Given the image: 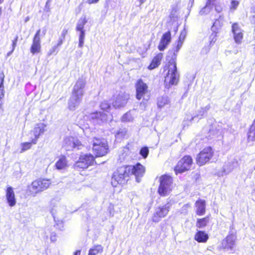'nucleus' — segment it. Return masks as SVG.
I'll return each mask as SVG.
<instances>
[{
	"label": "nucleus",
	"mask_w": 255,
	"mask_h": 255,
	"mask_svg": "<svg viewBox=\"0 0 255 255\" xmlns=\"http://www.w3.org/2000/svg\"><path fill=\"white\" fill-rule=\"evenodd\" d=\"M175 50L172 49L169 51L166 57L168 61V66L165 67L164 71L167 70L165 76V86L167 89H169L171 86L174 84L175 81Z\"/></svg>",
	"instance_id": "nucleus-1"
},
{
	"label": "nucleus",
	"mask_w": 255,
	"mask_h": 255,
	"mask_svg": "<svg viewBox=\"0 0 255 255\" xmlns=\"http://www.w3.org/2000/svg\"><path fill=\"white\" fill-rule=\"evenodd\" d=\"M127 170L126 166H123L113 173L111 180L113 187H117L119 184H125L129 180V174Z\"/></svg>",
	"instance_id": "nucleus-2"
},
{
	"label": "nucleus",
	"mask_w": 255,
	"mask_h": 255,
	"mask_svg": "<svg viewBox=\"0 0 255 255\" xmlns=\"http://www.w3.org/2000/svg\"><path fill=\"white\" fill-rule=\"evenodd\" d=\"M91 142L93 145V150L96 156H103L108 152V145L105 138L95 137Z\"/></svg>",
	"instance_id": "nucleus-3"
},
{
	"label": "nucleus",
	"mask_w": 255,
	"mask_h": 255,
	"mask_svg": "<svg viewBox=\"0 0 255 255\" xmlns=\"http://www.w3.org/2000/svg\"><path fill=\"white\" fill-rule=\"evenodd\" d=\"M214 156V151L210 146H208L202 150L197 154L195 160L196 164L199 166H203L210 162Z\"/></svg>",
	"instance_id": "nucleus-4"
},
{
	"label": "nucleus",
	"mask_w": 255,
	"mask_h": 255,
	"mask_svg": "<svg viewBox=\"0 0 255 255\" xmlns=\"http://www.w3.org/2000/svg\"><path fill=\"white\" fill-rule=\"evenodd\" d=\"M160 184L158 189V193L161 196L168 195L172 190V178L168 175H162L159 178Z\"/></svg>",
	"instance_id": "nucleus-5"
},
{
	"label": "nucleus",
	"mask_w": 255,
	"mask_h": 255,
	"mask_svg": "<svg viewBox=\"0 0 255 255\" xmlns=\"http://www.w3.org/2000/svg\"><path fill=\"white\" fill-rule=\"evenodd\" d=\"M50 184L49 180L39 179L33 181L30 185L28 186V190L31 195L35 196L37 194L47 189Z\"/></svg>",
	"instance_id": "nucleus-6"
},
{
	"label": "nucleus",
	"mask_w": 255,
	"mask_h": 255,
	"mask_svg": "<svg viewBox=\"0 0 255 255\" xmlns=\"http://www.w3.org/2000/svg\"><path fill=\"white\" fill-rule=\"evenodd\" d=\"M95 162L94 157L91 154L81 155L79 160L74 164L75 169H86L93 165Z\"/></svg>",
	"instance_id": "nucleus-7"
},
{
	"label": "nucleus",
	"mask_w": 255,
	"mask_h": 255,
	"mask_svg": "<svg viewBox=\"0 0 255 255\" xmlns=\"http://www.w3.org/2000/svg\"><path fill=\"white\" fill-rule=\"evenodd\" d=\"M193 160L191 155H186L183 156L176 164V174L183 173L191 169Z\"/></svg>",
	"instance_id": "nucleus-8"
},
{
	"label": "nucleus",
	"mask_w": 255,
	"mask_h": 255,
	"mask_svg": "<svg viewBox=\"0 0 255 255\" xmlns=\"http://www.w3.org/2000/svg\"><path fill=\"white\" fill-rule=\"evenodd\" d=\"M128 172L130 175H134L137 182L140 181L141 178L143 176L145 169L144 166L140 163H137L134 165H126Z\"/></svg>",
	"instance_id": "nucleus-9"
},
{
	"label": "nucleus",
	"mask_w": 255,
	"mask_h": 255,
	"mask_svg": "<svg viewBox=\"0 0 255 255\" xmlns=\"http://www.w3.org/2000/svg\"><path fill=\"white\" fill-rule=\"evenodd\" d=\"M85 16H83L80 17L77 24L76 27V30L79 31V47L82 48L84 45V39L85 37V30H84V26L87 22Z\"/></svg>",
	"instance_id": "nucleus-10"
},
{
	"label": "nucleus",
	"mask_w": 255,
	"mask_h": 255,
	"mask_svg": "<svg viewBox=\"0 0 255 255\" xmlns=\"http://www.w3.org/2000/svg\"><path fill=\"white\" fill-rule=\"evenodd\" d=\"M86 85V78L83 77L79 78L76 82L73 87L72 94L83 97L84 94Z\"/></svg>",
	"instance_id": "nucleus-11"
},
{
	"label": "nucleus",
	"mask_w": 255,
	"mask_h": 255,
	"mask_svg": "<svg viewBox=\"0 0 255 255\" xmlns=\"http://www.w3.org/2000/svg\"><path fill=\"white\" fill-rule=\"evenodd\" d=\"M136 98L140 100L142 98L145 99L144 96L148 92V86L147 84L140 79H138L135 84Z\"/></svg>",
	"instance_id": "nucleus-12"
},
{
	"label": "nucleus",
	"mask_w": 255,
	"mask_h": 255,
	"mask_svg": "<svg viewBox=\"0 0 255 255\" xmlns=\"http://www.w3.org/2000/svg\"><path fill=\"white\" fill-rule=\"evenodd\" d=\"M170 206V204L168 203L163 206H161L157 208L155 212L152 216V221L157 223L160 221L162 218H163L167 214Z\"/></svg>",
	"instance_id": "nucleus-13"
},
{
	"label": "nucleus",
	"mask_w": 255,
	"mask_h": 255,
	"mask_svg": "<svg viewBox=\"0 0 255 255\" xmlns=\"http://www.w3.org/2000/svg\"><path fill=\"white\" fill-rule=\"evenodd\" d=\"M64 145L66 148V150H70L74 148L77 149H81L82 145L77 138L72 136L66 137L64 140Z\"/></svg>",
	"instance_id": "nucleus-14"
},
{
	"label": "nucleus",
	"mask_w": 255,
	"mask_h": 255,
	"mask_svg": "<svg viewBox=\"0 0 255 255\" xmlns=\"http://www.w3.org/2000/svg\"><path fill=\"white\" fill-rule=\"evenodd\" d=\"M129 99V95L128 94L125 92H121L116 98L113 105L115 108L123 107L126 105Z\"/></svg>",
	"instance_id": "nucleus-15"
},
{
	"label": "nucleus",
	"mask_w": 255,
	"mask_h": 255,
	"mask_svg": "<svg viewBox=\"0 0 255 255\" xmlns=\"http://www.w3.org/2000/svg\"><path fill=\"white\" fill-rule=\"evenodd\" d=\"M45 128L46 125L43 123H39L35 125L33 130L31 131L34 136V138L32 139V143L33 144L37 143L39 136L46 131Z\"/></svg>",
	"instance_id": "nucleus-16"
},
{
	"label": "nucleus",
	"mask_w": 255,
	"mask_h": 255,
	"mask_svg": "<svg viewBox=\"0 0 255 255\" xmlns=\"http://www.w3.org/2000/svg\"><path fill=\"white\" fill-rule=\"evenodd\" d=\"M89 118L94 124H101L106 122L107 120V115L101 112H96L91 113Z\"/></svg>",
	"instance_id": "nucleus-17"
},
{
	"label": "nucleus",
	"mask_w": 255,
	"mask_h": 255,
	"mask_svg": "<svg viewBox=\"0 0 255 255\" xmlns=\"http://www.w3.org/2000/svg\"><path fill=\"white\" fill-rule=\"evenodd\" d=\"M232 31L234 34V39L237 43H241L243 39V33L241 29L237 22L234 23L232 25Z\"/></svg>",
	"instance_id": "nucleus-18"
},
{
	"label": "nucleus",
	"mask_w": 255,
	"mask_h": 255,
	"mask_svg": "<svg viewBox=\"0 0 255 255\" xmlns=\"http://www.w3.org/2000/svg\"><path fill=\"white\" fill-rule=\"evenodd\" d=\"M5 192V197L8 205L11 207L14 206L16 203V200L13 188L11 186H7Z\"/></svg>",
	"instance_id": "nucleus-19"
},
{
	"label": "nucleus",
	"mask_w": 255,
	"mask_h": 255,
	"mask_svg": "<svg viewBox=\"0 0 255 255\" xmlns=\"http://www.w3.org/2000/svg\"><path fill=\"white\" fill-rule=\"evenodd\" d=\"M206 201L204 199H199L195 202V213L197 216H202L205 214L206 211Z\"/></svg>",
	"instance_id": "nucleus-20"
},
{
	"label": "nucleus",
	"mask_w": 255,
	"mask_h": 255,
	"mask_svg": "<svg viewBox=\"0 0 255 255\" xmlns=\"http://www.w3.org/2000/svg\"><path fill=\"white\" fill-rule=\"evenodd\" d=\"M82 99V97L72 94L68 101V108L72 111L76 110L79 107Z\"/></svg>",
	"instance_id": "nucleus-21"
},
{
	"label": "nucleus",
	"mask_w": 255,
	"mask_h": 255,
	"mask_svg": "<svg viewBox=\"0 0 255 255\" xmlns=\"http://www.w3.org/2000/svg\"><path fill=\"white\" fill-rule=\"evenodd\" d=\"M171 41V33L167 31L164 33L161 38L158 48L160 51H163Z\"/></svg>",
	"instance_id": "nucleus-22"
},
{
	"label": "nucleus",
	"mask_w": 255,
	"mask_h": 255,
	"mask_svg": "<svg viewBox=\"0 0 255 255\" xmlns=\"http://www.w3.org/2000/svg\"><path fill=\"white\" fill-rule=\"evenodd\" d=\"M211 219V215H208L207 216L197 219L196 223V226L197 228H203L207 226L210 222Z\"/></svg>",
	"instance_id": "nucleus-23"
},
{
	"label": "nucleus",
	"mask_w": 255,
	"mask_h": 255,
	"mask_svg": "<svg viewBox=\"0 0 255 255\" xmlns=\"http://www.w3.org/2000/svg\"><path fill=\"white\" fill-rule=\"evenodd\" d=\"M194 240L198 243H206L208 239V235L203 231H198L195 234Z\"/></svg>",
	"instance_id": "nucleus-24"
},
{
	"label": "nucleus",
	"mask_w": 255,
	"mask_h": 255,
	"mask_svg": "<svg viewBox=\"0 0 255 255\" xmlns=\"http://www.w3.org/2000/svg\"><path fill=\"white\" fill-rule=\"evenodd\" d=\"M162 57L163 55L162 53H158L153 58L148 68L150 70H152L157 67L160 64Z\"/></svg>",
	"instance_id": "nucleus-25"
},
{
	"label": "nucleus",
	"mask_w": 255,
	"mask_h": 255,
	"mask_svg": "<svg viewBox=\"0 0 255 255\" xmlns=\"http://www.w3.org/2000/svg\"><path fill=\"white\" fill-rule=\"evenodd\" d=\"M55 166L58 170L65 169L67 166V161L65 156H61L56 162Z\"/></svg>",
	"instance_id": "nucleus-26"
},
{
	"label": "nucleus",
	"mask_w": 255,
	"mask_h": 255,
	"mask_svg": "<svg viewBox=\"0 0 255 255\" xmlns=\"http://www.w3.org/2000/svg\"><path fill=\"white\" fill-rule=\"evenodd\" d=\"M103 251V247L101 245H95L89 250L88 255H98V254L102 253Z\"/></svg>",
	"instance_id": "nucleus-27"
},
{
	"label": "nucleus",
	"mask_w": 255,
	"mask_h": 255,
	"mask_svg": "<svg viewBox=\"0 0 255 255\" xmlns=\"http://www.w3.org/2000/svg\"><path fill=\"white\" fill-rule=\"evenodd\" d=\"M248 138L249 141H255V122L250 127L248 134Z\"/></svg>",
	"instance_id": "nucleus-28"
},
{
	"label": "nucleus",
	"mask_w": 255,
	"mask_h": 255,
	"mask_svg": "<svg viewBox=\"0 0 255 255\" xmlns=\"http://www.w3.org/2000/svg\"><path fill=\"white\" fill-rule=\"evenodd\" d=\"M168 102V98L167 96L160 97L157 99V106L158 108H161L167 104Z\"/></svg>",
	"instance_id": "nucleus-29"
},
{
	"label": "nucleus",
	"mask_w": 255,
	"mask_h": 255,
	"mask_svg": "<svg viewBox=\"0 0 255 255\" xmlns=\"http://www.w3.org/2000/svg\"><path fill=\"white\" fill-rule=\"evenodd\" d=\"M132 112L129 111L123 115L122 118V121L124 122H130L133 120V116Z\"/></svg>",
	"instance_id": "nucleus-30"
},
{
	"label": "nucleus",
	"mask_w": 255,
	"mask_h": 255,
	"mask_svg": "<svg viewBox=\"0 0 255 255\" xmlns=\"http://www.w3.org/2000/svg\"><path fill=\"white\" fill-rule=\"evenodd\" d=\"M186 35V31L185 29H183L179 36L178 38V43L176 46V51H177L181 46L185 38Z\"/></svg>",
	"instance_id": "nucleus-31"
},
{
	"label": "nucleus",
	"mask_w": 255,
	"mask_h": 255,
	"mask_svg": "<svg viewBox=\"0 0 255 255\" xmlns=\"http://www.w3.org/2000/svg\"><path fill=\"white\" fill-rule=\"evenodd\" d=\"M41 50L40 43L32 42V45L30 47V52L33 54L36 53H39Z\"/></svg>",
	"instance_id": "nucleus-32"
},
{
	"label": "nucleus",
	"mask_w": 255,
	"mask_h": 255,
	"mask_svg": "<svg viewBox=\"0 0 255 255\" xmlns=\"http://www.w3.org/2000/svg\"><path fill=\"white\" fill-rule=\"evenodd\" d=\"M127 133V130L125 128H120L116 133L115 136L116 138H123L125 137Z\"/></svg>",
	"instance_id": "nucleus-33"
},
{
	"label": "nucleus",
	"mask_w": 255,
	"mask_h": 255,
	"mask_svg": "<svg viewBox=\"0 0 255 255\" xmlns=\"http://www.w3.org/2000/svg\"><path fill=\"white\" fill-rule=\"evenodd\" d=\"M67 32L68 30L66 29H63L61 35L58 39V41L57 43L58 46H61L63 42L65 39V36L67 34Z\"/></svg>",
	"instance_id": "nucleus-34"
},
{
	"label": "nucleus",
	"mask_w": 255,
	"mask_h": 255,
	"mask_svg": "<svg viewBox=\"0 0 255 255\" xmlns=\"http://www.w3.org/2000/svg\"><path fill=\"white\" fill-rule=\"evenodd\" d=\"M32 144H33V143H32V140L31 141V142L22 143L21 144V149L20 152L22 153L30 149L31 147Z\"/></svg>",
	"instance_id": "nucleus-35"
},
{
	"label": "nucleus",
	"mask_w": 255,
	"mask_h": 255,
	"mask_svg": "<svg viewBox=\"0 0 255 255\" xmlns=\"http://www.w3.org/2000/svg\"><path fill=\"white\" fill-rule=\"evenodd\" d=\"M139 154L143 158H146L149 154L148 148L146 146L142 147L139 151Z\"/></svg>",
	"instance_id": "nucleus-36"
},
{
	"label": "nucleus",
	"mask_w": 255,
	"mask_h": 255,
	"mask_svg": "<svg viewBox=\"0 0 255 255\" xmlns=\"http://www.w3.org/2000/svg\"><path fill=\"white\" fill-rule=\"evenodd\" d=\"M59 46H58V44H57L56 45L54 46L53 47H52L49 50V52H48L47 56H50L52 54H56L58 53V51H59L58 47Z\"/></svg>",
	"instance_id": "nucleus-37"
},
{
	"label": "nucleus",
	"mask_w": 255,
	"mask_h": 255,
	"mask_svg": "<svg viewBox=\"0 0 255 255\" xmlns=\"http://www.w3.org/2000/svg\"><path fill=\"white\" fill-rule=\"evenodd\" d=\"M40 29H39L37 31L33 39L32 42L40 43Z\"/></svg>",
	"instance_id": "nucleus-38"
},
{
	"label": "nucleus",
	"mask_w": 255,
	"mask_h": 255,
	"mask_svg": "<svg viewBox=\"0 0 255 255\" xmlns=\"http://www.w3.org/2000/svg\"><path fill=\"white\" fill-rule=\"evenodd\" d=\"M100 107L102 110L107 111L110 108L111 106L107 101H104L101 103Z\"/></svg>",
	"instance_id": "nucleus-39"
},
{
	"label": "nucleus",
	"mask_w": 255,
	"mask_h": 255,
	"mask_svg": "<svg viewBox=\"0 0 255 255\" xmlns=\"http://www.w3.org/2000/svg\"><path fill=\"white\" fill-rule=\"evenodd\" d=\"M239 2L237 0H232L231 1V8L233 9H235L237 6H238Z\"/></svg>",
	"instance_id": "nucleus-40"
},
{
	"label": "nucleus",
	"mask_w": 255,
	"mask_h": 255,
	"mask_svg": "<svg viewBox=\"0 0 255 255\" xmlns=\"http://www.w3.org/2000/svg\"><path fill=\"white\" fill-rule=\"evenodd\" d=\"M18 35H16L15 37L14 38V39L12 40V50H14L16 46V43H17V40H18Z\"/></svg>",
	"instance_id": "nucleus-41"
},
{
	"label": "nucleus",
	"mask_w": 255,
	"mask_h": 255,
	"mask_svg": "<svg viewBox=\"0 0 255 255\" xmlns=\"http://www.w3.org/2000/svg\"><path fill=\"white\" fill-rule=\"evenodd\" d=\"M50 240L52 242H55L57 240V235L55 233L52 232L50 235Z\"/></svg>",
	"instance_id": "nucleus-42"
},
{
	"label": "nucleus",
	"mask_w": 255,
	"mask_h": 255,
	"mask_svg": "<svg viewBox=\"0 0 255 255\" xmlns=\"http://www.w3.org/2000/svg\"><path fill=\"white\" fill-rule=\"evenodd\" d=\"M216 0H207L206 4V6H210L215 4Z\"/></svg>",
	"instance_id": "nucleus-43"
},
{
	"label": "nucleus",
	"mask_w": 255,
	"mask_h": 255,
	"mask_svg": "<svg viewBox=\"0 0 255 255\" xmlns=\"http://www.w3.org/2000/svg\"><path fill=\"white\" fill-rule=\"evenodd\" d=\"M4 75L2 72L0 73V85H3Z\"/></svg>",
	"instance_id": "nucleus-44"
},
{
	"label": "nucleus",
	"mask_w": 255,
	"mask_h": 255,
	"mask_svg": "<svg viewBox=\"0 0 255 255\" xmlns=\"http://www.w3.org/2000/svg\"><path fill=\"white\" fill-rule=\"evenodd\" d=\"M99 0H87V2L89 4L97 2Z\"/></svg>",
	"instance_id": "nucleus-45"
},
{
	"label": "nucleus",
	"mask_w": 255,
	"mask_h": 255,
	"mask_svg": "<svg viewBox=\"0 0 255 255\" xmlns=\"http://www.w3.org/2000/svg\"><path fill=\"white\" fill-rule=\"evenodd\" d=\"M2 102L1 100H0V113H1L3 112V110L2 109Z\"/></svg>",
	"instance_id": "nucleus-46"
},
{
	"label": "nucleus",
	"mask_w": 255,
	"mask_h": 255,
	"mask_svg": "<svg viewBox=\"0 0 255 255\" xmlns=\"http://www.w3.org/2000/svg\"><path fill=\"white\" fill-rule=\"evenodd\" d=\"M80 254H81V251L77 250L74 253V255H80Z\"/></svg>",
	"instance_id": "nucleus-47"
},
{
	"label": "nucleus",
	"mask_w": 255,
	"mask_h": 255,
	"mask_svg": "<svg viewBox=\"0 0 255 255\" xmlns=\"http://www.w3.org/2000/svg\"><path fill=\"white\" fill-rule=\"evenodd\" d=\"M13 51H14V50H12V49H11V50L10 52H8V53H7V56H10V55L12 54V53L13 52Z\"/></svg>",
	"instance_id": "nucleus-48"
},
{
	"label": "nucleus",
	"mask_w": 255,
	"mask_h": 255,
	"mask_svg": "<svg viewBox=\"0 0 255 255\" xmlns=\"http://www.w3.org/2000/svg\"><path fill=\"white\" fill-rule=\"evenodd\" d=\"M140 2V5L144 3L145 0H138Z\"/></svg>",
	"instance_id": "nucleus-49"
},
{
	"label": "nucleus",
	"mask_w": 255,
	"mask_h": 255,
	"mask_svg": "<svg viewBox=\"0 0 255 255\" xmlns=\"http://www.w3.org/2000/svg\"><path fill=\"white\" fill-rule=\"evenodd\" d=\"M46 32V28H44V29L43 30V31H42V33H43V35H45Z\"/></svg>",
	"instance_id": "nucleus-50"
},
{
	"label": "nucleus",
	"mask_w": 255,
	"mask_h": 255,
	"mask_svg": "<svg viewBox=\"0 0 255 255\" xmlns=\"http://www.w3.org/2000/svg\"><path fill=\"white\" fill-rule=\"evenodd\" d=\"M51 213L52 215H53V217L54 218V213L53 209H52V210L51 211Z\"/></svg>",
	"instance_id": "nucleus-51"
},
{
	"label": "nucleus",
	"mask_w": 255,
	"mask_h": 255,
	"mask_svg": "<svg viewBox=\"0 0 255 255\" xmlns=\"http://www.w3.org/2000/svg\"><path fill=\"white\" fill-rule=\"evenodd\" d=\"M3 0H0V3H1L2 2Z\"/></svg>",
	"instance_id": "nucleus-52"
},
{
	"label": "nucleus",
	"mask_w": 255,
	"mask_h": 255,
	"mask_svg": "<svg viewBox=\"0 0 255 255\" xmlns=\"http://www.w3.org/2000/svg\"><path fill=\"white\" fill-rule=\"evenodd\" d=\"M174 170L175 171V167L174 168Z\"/></svg>",
	"instance_id": "nucleus-53"
}]
</instances>
